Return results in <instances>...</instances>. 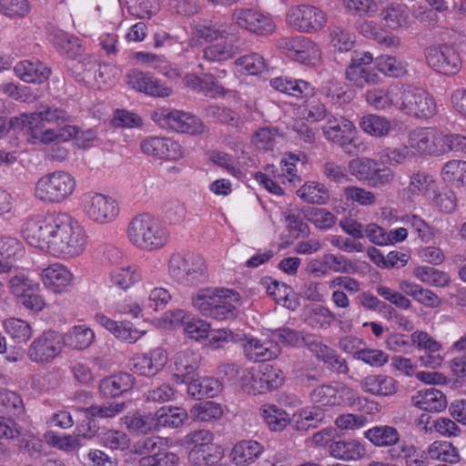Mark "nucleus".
I'll list each match as a JSON object with an SVG mask.
<instances>
[{
  "instance_id": "f257e3e1",
  "label": "nucleus",
  "mask_w": 466,
  "mask_h": 466,
  "mask_svg": "<svg viewBox=\"0 0 466 466\" xmlns=\"http://www.w3.org/2000/svg\"><path fill=\"white\" fill-rule=\"evenodd\" d=\"M233 25L197 23L192 27L193 37L208 43L202 50L201 58L208 63H221L238 54L236 43L240 39L237 26L251 33L267 35L276 25L272 19L251 8H238L231 15Z\"/></svg>"
},
{
  "instance_id": "f03ea898",
  "label": "nucleus",
  "mask_w": 466,
  "mask_h": 466,
  "mask_svg": "<svg viewBox=\"0 0 466 466\" xmlns=\"http://www.w3.org/2000/svg\"><path fill=\"white\" fill-rule=\"evenodd\" d=\"M22 234L29 245L64 258L80 256L87 244L84 228L65 212L29 218L23 226Z\"/></svg>"
},
{
  "instance_id": "7ed1b4c3",
  "label": "nucleus",
  "mask_w": 466,
  "mask_h": 466,
  "mask_svg": "<svg viewBox=\"0 0 466 466\" xmlns=\"http://www.w3.org/2000/svg\"><path fill=\"white\" fill-rule=\"evenodd\" d=\"M31 140L34 144H49L58 139H66L76 134L70 125V116L62 108L40 105L32 112Z\"/></svg>"
},
{
  "instance_id": "20e7f679",
  "label": "nucleus",
  "mask_w": 466,
  "mask_h": 466,
  "mask_svg": "<svg viewBox=\"0 0 466 466\" xmlns=\"http://www.w3.org/2000/svg\"><path fill=\"white\" fill-rule=\"evenodd\" d=\"M127 235L134 247L144 251L160 249L169 238L167 228L147 213L137 215L130 220Z\"/></svg>"
},
{
  "instance_id": "39448f33",
  "label": "nucleus",
  "mask_w": 466,
  "mask_h": 466,
  "mask_svg": "<svg viewBox=\"0 0 466 466\" xmlns=\"http://www.w3.org/2000/svg\"><path fill=\"white\" fill-rule=\"evenodd\" d=\"M170 279L183 289H197L208 281L204 258L199 255L175 253L168 261Z\"/></svg>"
},
{
  "instance_id": "423d86ee",
  "label": "nucleus",
  "mask_w": 466,
  "mask_h": 466,
  "mask_svg": "<svg viewBox=\"0 0 466 466\" xmlns=\"http://www.w3.org/2000/svg\"><path fill=\"white\" fill-rule=\"evenodd\" d=\"M76 188V180L72 174L65 170H55L37 179L34 195L44 204L56 205L67 200Z\"/></svg>"
},
{
  "instance_id": "0eeeda50",
  "label": "nucleus",
  "mask_w": 466,
  "mask_h": 466,
  "mask_svg": "<svg viewBox=\"0 0 466 466\" xmlns=\"http://www.w3.org/2000/svg\"><path fill=\"white\" fill-rule=\"evenodd\" d=\"M312 403L319 407H336L347 404L353 409L369 411L365 409L367 399L361 397L356 390L341 383H323L317 386L309 393Z\"/></svg>"
},
{
  "instance_id": "6e6552de",
  "label": "nucleus",
  "mask_w": 466,
  "mask_h": 466,
  "mask_svg": "<svg viewBox=\"0 0 466 466\" xmlns=\"http://www.w3.org/2000/svg\"><path fill=\"white\" fill-rule=\"evenodd\" d=\"M79 206L83 214L97 225L112 223L119 214V205L116 198L96 191L83 193Z\"/></svg>"
},
{
  "instance_id": "1a4fd4ad",
  "label": "nucleus",
  "mask_w": 466,
  "mask_h": 466,
  "mask_svg": "<svg viewBox=\"0 0 466 466\" xmlns=\"http://www.w3.org/2000/svg\"><path fill=\"white\" fill-rule=\"evenodd\" d=\"M399 110L404 114L418 117L429 118L437 112L433 96L426 90L401 84Z\"/></svg>"
},
{
  "instance_id": "9d476101",
  "label": "nucleus",
  "mask_w": 466,
  "mask_h": 466,
  "mask_svg": "<svg viewBox=\"0 0 466 466\" xmlns=\"http://www.w3.org/2000/svg\"><path fill=\"white\" fill-rule=\"evenodd\" d=\"M154 119L163 128L193 136L202 134L205 130V126L198 117L185 111L161 108L155 113Z\"/></svg>"
},
{
  "instance_id": "9b49d317",
  "label": "nucleus",
  "mask_w": 466,
  "mask_h": 466,
  "mask_svg": "<svg viewBox=\"0 0 466 466\" xmlns=\"http://www.w3.org/2000/svg\"><path fill=\"white\" fill-rule=\"evenodd\" d=\"M286 19L295 30L308 34L321 30L328 22L326 13L310 5L291 7L287 13Z\"/></svg>"
},
{
  "instance_id": "f8f14e48",
  "label": "nucleus",
  "mask_w": 466,
  "mask_h": 466,
  "mask_svg": "<svg viewBox=\"0 0 466 466\" xmlns=\"http://www.w3.org/2000/svg\"><path fill=\"white\" fill-rule=\"evenodd\" d=\"M62 349L60 335L54 330H47L32 341L27 350V356L35 363H47L57 357Z\"/></svg>"
},
{
  "instance_id": "ddd939ff",
  "label": "nucleus",
  "mask_w": 466,
  "mask_h": 466,
  "mask_svg": "<svg viewBox=\"0 0 466 466\" xmlns=\"http://www.w3.org/2000/svg\"><path fill=\"white\" fill-rule=\"evenodd\" d=\"M192 303L203 315L214 319H224L234 315L231 296L199 293L192 299Z\"/></svg>"
},
{
  "instance_id": "4468645a",
  "label": "nucleus",
  "mask_w": 466,
  "mask_h": 466,
  "mask_svg": "<svg viewBox=\"0 0 466 466\" xmlns=\"http://www.w3.org/2000/svg\"><path fill=\"white\" fill-rule=\"evenodd\" d=\"M426 60L431 68L443 75H455L461 69V59L454 48L443 45L426 49Z\"/></svg>"
},
{
  "instance_id": "2eb2a0df",
  "label": "nucleus",
  "mask_w": 466,
  "mask_h": 466,
  "mask_svg": "<svg viewBox=\"0 0 466 466\" xmlns=\"http://www.w3.org/2000/svg\"><path fill=\"white\" fill-rule=\"evenodd\" d=\"M442 139V132L432 127H416L408 135L410 147L425 155H441Z\"/></svg>"
},
{
  "instance_id": "dca6fc26",
  "label": "nucleus",
  "mask_w": 466,
  "mask_h": 466,
  "mask_svg": "<svg viewBox=\"0 0 466 466\" xmlns=\"http://www.w3.org/2000/svg\"><path fill=\"white\" fill-rule=\"evenodd\" d=\"M142 152L157 159L177 160L183 156L181 146L170 138L150 137L142 140Z\"/></svg>"
},
{
  "instance_id": "f3484780",
  "label": "nucleus",
  "mask_w": 466,
  "mask_h": 466,
  "mask_svg": "<svg viewBox=\"0 0 466 466\" xmlns=\"http://www.w3.org/2000/svg\"><path fill=\"white\" fill-rule=\"evenodd\" d=\"M127 83L133 89L157 97H167L172 90L148 73L134 69L127 74Z\"/></svg>"
},
{
  "instance_id": "a211bd4d",
  "label": "nucleus",
  "mask_w": 466,
  "mask_h": 466,
  "mask_svg": "<svg viewBox=\"0 0 466 466\" xmlns=\"http://www.w3.org/2000/svg\"><path fill=\"white\" fill-rule=\"evenodd\" d=\"M322 130L326 139L341 147L350 145L356 134L353 123L343 116H329Z\"/></svg>"
},
{
  "instance_id": "6ab92c4d",
  "label": "nucleus",
  "mask_w": 466,
  "mask_h": 466,
  "mask_svg": "<svg viewBox=\"0 0 466 466\" xmlns=\"http://www.w3.org/2000/svg\"><path fill=\"white\" fill-rule=\"evenodd\" d=\"M167 354L164 349L157 348L147 354L136 355L130 361L133 372L151 377L163 370L167 362Z\"/></svg>"
},
{
  "instance_id": "aec40b11",
  "label": "nucleus",
  "mask_w": 466,
  "mask_h": 466,
  "mask_svg": "<svg viewBox=\"0 0 466 466\" xmlns=\"http://www.w3.org/2000/svg\"><path fill=\"white\" fill-rule=\"evenodd\" d=\"M400 89V83L369 89L365 95L366 102L376 110L387 111L393 106L399 109Z\"/></svg>"
},
{
  "instance_id": "412c9836",
  "label": "nucleus",
  "mask_w": 466,
  "mask_h": 466,
  "mask_svg": "<svg viewBox=\"0 0 466 466\" xmlns=\"http://www.w3.org/2000/svg\"><path fill=\"white\" fill-rule=\"evenodd\" d=\"M201 360L198 352L185 350L174 357L175 373L173 379L177 384L187 383L196 374Z\"/></svg>"
},
{
  "instance_id": "4be33fe9",
  "label": "nucleus",
  "mask_w": 466,
  "mask_h": 466,
  "mask_svg": "<svg viewBox=\"0 0 466 466\" xmlns=\"http://www.w3.org/2000/svg\"><path fill=\"white\" fill-rule=\"evenodd\" d=\"M306 346L320 360H322L329 369L334 370L337 374H347L350 370L345 359L340 358L335 350L321 343L311 336L306 340Z\"/></svg>"
},
{
  "instance_id": "5701e85b",
  "label": "nucleus",
  "mask_w": 466,
  "mask_h": 466,
  "mask_svg": "<svg viewBox=\"0 0 466 466\" xmlns=\"http://www.w3.org/2000/svg\"><path fill=\"white\" fill-rule=\"evenodd\" d=\"M142 279L139 268L135 264H127L113 268L109 274L108 289L127 290L135 289Z\"/></svg>"
},
{
  "instance_id": "b1692460",
  "label": "nucleus",
  "mask_w": 466,
  "mask_h": 466,
  "mask_svg": "<svg viewBox=\"0 0 466 466\" xmlns=\"http://www.w3.org/2000/svg\"><path fill=\"white\" fill-rule=\"evenodd\" d=\"M226 75V70L219 71L217 76L212 74H206L203 77H200L195 74H187L184 77V83L187 87L198 93L215 96L217 94L223 92L224 87L220 80Z\"/></svg>"
},
{
  "instance_id": "393cba45",
  "label": "nucleus",
  "mask_w": 466,
  "mask_h": 466,
  "mask_svg": "<svg viewBox=\"0 0 466 466\" xmlns=\"http://www.w3.org/2000/svg\"><path fill=\"white\" fill-rule=\"evenodd\" d=\"M360 388L373 396L389 397L397 392L398 383L395 379L384 374H370L360 380Z\"/></svg>"
},
{
  "instance_id": "a878e982",
  "label": "nucleus",
  "mask_w": 466,
  "mask_h": 466,
  "mask_svg": "<svg viewBox=\"0 0 466 466\" xmlns=\"http://www.w3.org/2000/svg\"><path fill=\"white\" fill-rule=\"evenodd\" d=\"M447 403L443 392L433 387L419 390L411 397V404L414 407L430 412L442 411Z\"/></svg>"
},
{
  "instance_id": "bb28decb",
  "label": "nucleus",
  "mask_w": 466,
  "mask_h": 466,
  "mask_svg": "<svg viewBox=\"0 0 466 466\" xmlns=\"http://www.w3.org/2000/svg\"><path fill=\"white\" fill-rule=\"evenodd\" d=\"M329 453L337 460L357 461L364 457L366 449L358 440L344 439L332 441L329 446Z\"/></svg>"
},
{
  "instance_id": "cd10ccee",
  "label": "nucleus",
  "mask_w": 466,
  "mask_h": 466,
  "mask_svg": "<svg viewBox=\"0 0 466 466\" xmlns=\"http://www.w3.org/2000/svg\"><path fill=\"white\" fill-rule=\"evenodd\" d=\"M435 180L431 175L425 171H418L410 177L409 184L403 188V195L410 201L426 197L434 190Z\"/></svg>"
},
{
  "instance_id": "c85d7f7f",
  "label": "nucleus",
  "mask_w": 466,
  "mask_h": 466,
  "mask_svg": "<svg viewBox=\"0 0 466 466\" xmlns=\"http://www.w3.org/2000/svg\"><path fill=\"white\" fill-rule=\"evenodd\" d=\"M243 350L247 359L251 361H268L279 356L280 350L271 342H261L255 338L246 339Z\"/></svg>"
},
{
  "instance_id": "c756f323",
  "label": "nucleus",
  "mask_w": 466,
  "mask_h": 466,
  "mask_svg": "<svg viewBox=\"0 0 466 466\" xmlns=\"http://www.w3.org/2000/svg\"><path fill=\"white\" fill-rule=\"evenodd\" d=\"M96 322L111 332L116 338L134 343L140 339L145 332L133 329L128 323L116 322L103 314H96L95 317Z\"/></svg>"
},
{
  "instance_id": "7c9ffc66",
  "label": "nucleus",
  "mask_w": 466,
  "mask_h": 466,
  "mask_svg": "<svg viewBox=\"0 0 466 466\" xmlns=\"http://www.w3.org/2000/svg\"><path fill=\"white\" fill-rule=\"evenodd\" d=\"M134 385L133 377L120 372L103 379L99 383V391L105 398H116L129 390Z\"/></svg>"
},
{
  "instance_id": "2f4dec72",
  "label": "nucleus",
  "mask_w": 466,
  "mask_h": 466,
  "mask_svg": "<svg viewBox=\"0 0 466 466\" xmlns=\"http://www.w3.org/2000/svg\"><path fill=\"white\" fill-rule=\"evenodd\" d=\"M14 70L15 75L26 83H43L50 75V69L38 60L21 61Z\"/></svg>"
},
{
  "instance_id": "473e14b6",
  "label": "nucleus",
  "mask_w": 466,
  "mask_h": 466,
  "mask_svg": "<svg viewBox=\"0 0 466 466\" xmlns=\"http://www.w3.org/2000/svg\"><path fill=\"white\" fill-rule=\"evenodd\" d=\"M270 86L281 93L295 97H309L314 95L313 86L304 80L279 76L271 79Z\"/></svg>"
},
{
  "instance_id": "72a5a7b5",
  "label": "nucleus",
  "mask_w": 466,
  "mask_h": 466,
  "mask_svg": "<svg viewBox=\"0 0 466 466\" xmlns=\"http://www.w3.org/2000/svg\"><path fill=\"white\" fill-rule=\"evenodd\" d=\"M270 86L281 93L295 97H309L314 95L313 86L304 80L279 76L271 79Z\"/></svg>"
},
{
  "instance_id": "f704fd0d",
  "label": "nucleus",
  "mask_w": 466,
  "mask_h": 466,
  "mask_svg": "<svg viewBox=\"0 0 466 466\" xmlns=\"http://www.w3.org/2000/svg\"><path fill=\"white\" fill-rule=\"evenodd\" d=\"M41 277L44 286L52 291H60L72 281V274L58 263L45 268Z\"/></svg>"
},
{
  "instance_id": "c9c22d12",
  "label": "nucleus",
  "mask_w": 466,
  "mask_h": 466,
  "mask_svg": "<svg viewBox=\"0 0 466 466\" xmlns=\"http://www.w3.org/2000/svg\"><path fill=\"white\" fill-rule=\"evenodd\" d=\"M360 127L364 133L374 137H388L393 129L388 117L376 114L363 116L360 120Z\"/></svg>"
},
{
  "instance_id": "e433bc0d",
  "label": "nucleus",
  "mask_w": 466,
  "mask_h": 466,
  "mask_svg": "<svg viewBox=\"0 0 466 466\" xmlns=\"http://www.w3.org/2000/svg\"><path fill=\"white\" fill-rule=\"evenodd\" d=\"M263 451V446L256 441H242L234 446L232 459L239 466L250 464L258 458Z\"/></svg>"
},
{
  "instance_id": "4c0bfd02",
  "label": "nucleus",
  "mask_w": 466,
  "mask_h": 466,
  "mask_svg": "<svg viewBox=\"0 0 466 466\" xmlns=\"http://www.w3.org/2000/svg\"><path fill=\"white\" fill-rule=\"evenodd\" d=\"M187 383V393L197 399L213 398L221 390L220 382L212 377L192 378Z\"/></svg>"
},
{
  "instance_id": "58836bf2",
  "label": "nucleus",
  "mask_w": 466,
  "mask_h": 466,
  "mask_svg": "<svg viewBox=\"0 0 466 466\" xmlns=\"http://www.w3.org/2000/svg\"><path fill=\"white\" fill-rule=\"evenodd\" d=\"M374 446L389 447L398 444L400 433L396 428L388 425L375 426L364 433Z\"/></svg>"
},
{
  "instance_id": "ea45409f",
  "label": "nucleus",
  "mask_w": 466,
  "mask_h": 466,
  "mask_svg": "<svg viewBox=\"0 0 466 466\" xmlns=\"http://www.w3.org/2000/svg\"><path fill=\"white\" fill-rule=\"evenodd\" d=\"M429 459L447 463H457L461 460L459 450L446 441H436L427 448Z\"/></svg>"
},
{
  "instance_id": "a19ab883",
  "label": "nucleus",
  "mask_w": 466,
  "mask_h": 466,
  "mask_svg": "<svg viewBox=\"0 0 466 466\" xmlns=\"http://www.w3.org/2000/svg\"><path fill=\"white\" fill-rule=\"evenodd\" d=\"M380 16L383 25L390 30H397L408 25L406 6L400 4H391L382 9Z\"/></svg>"
},
{
  "instance_id": "79ce46f5",
  "label": "nucleus",
  "mask_w": 466,
  "mask_h": 466,
  "mask_svg": "<svg viewBox=\"0 0 466 466\" xmlns=\"http://www.w3.org/2000/svg\"><path fill=\"white\" fill-rule=\"evenodd\" d=\"M189 415L194 421L212 422L221 419L223 409L215 401H204L195 404L190 409Z\"/></svg>"
},
{
  "instance_id": "37998d69",
  "label": "nucleus",
  "mask_w": 466,
  "mask_h": 466,
  "mask_svg": "<svg viewBox=\"0 0 466 466\" xmlns=\"http://www.w3.org/2000/svg\"><path fill=\"white\" fill-rule=\"evenodd\" d=\"M128 431L134 434H147L157 427V417L136 412L122 419Z\"/></svg>"
},
{
  "instance_id": "c03bdc74",
  "label": "nucleus",
  "mask_w": 466,
  "mask_h": 466,
  "mask_svg": "<svg viewBox=\"0 0 466 466\" xmlns=\"http://www.w3.org/2000/svg\"><path fill=\"white\" fill-rule=\"evenodd\" d=\"M298 196L305 202L316 205H324L329 199V194L326 187L319 182H306L297 191Z\"/></svg>"
},
{
  "instance_id": "a18cd8bd",
  "label": "nucleus",
  "mask_w": 466,
  "mask_h": 466,
  "mask_svg": "<svg viewBox=\"0 0 466 466\" xmlns=\"http://www.w3.org/2000/svg\"><path fill=\"white\" fill-rule=\"evenodd\" d=\"M157 427L178 428L190 418L189 412L185 409L174 407L169 409L162 408L156 412Z\"/></svg>"
},
{
  "instance_id": "49530a36",
  "label": "nucleus",
  "mask_w": 466,
  "mask_h": 466,
  "mask_svg": "<svg viewBox=\"0 0 466 466\" xmlns=\"http://www.w3.org/2000/svg\"><path fill=\"white\" fill-rule=\"evenodd\" d=\"M3 327L6 334L15 343H25L32 337L30 324L21 319L9 318L3 321Z\"/></svg>"
},
{
  "instance_id": "de8ad7c7",
  "label": "nucleus",
  "mask_w": 466,
  "mask_h": 466,
  "mask_svg": "<svg viewBox=\"0 0 466 466\" xmlns=\"http://www.w3.org/2000/svg\"><path fill=\"white\" fill-rule=\"evenodd\" d=\"M331 46L339 52L350 51L355 44V35L340 25H332L329 27Z\"/></svg>"
},
{
  "instance_id": "09e8293b",
  "label": "nucleus",
  "mask_w": 466,
  "mask_h": 466,
  "mask_svg": "<svg viewBox=\"0 0 466 466\" xmlns=\"http://www.w3.org/2000/svg\"><path fill=\"white\" fill-rule=\"evenodd\" d=\"M298 161H299V157L294 154H289L281 160V167L277 170L276 178L281 179L282 185L293 188L300 182L296 167Z\"/></svg>"
},
{
  "instance_id": "8fccbe9b",
  "label": "nucleus",
  "mask_w": 466,
  "mask_h": 466,
  "mask_svg": "<svg viewBox=\"0 0 466 466\" xmlns=\"http://www.w3.org/2000/svg\"><path fill=\"white\" fill-rule=\"evenodd\" d=\"M127 403L125 401H111L84 409L86 418L112 419L125 411Z\"/></svg>"
},
{
  "instance_id": "3c124183",
  "label": "nucleus",
  "mask_w": 466,
  "mask_h": 466,
  "mask_svg": "<svg viewBox=\"0 0 466 466\" xmlns=\"http://www.w3.org/2000/svg\"><path fill=\"white\" fill-rule=\"evenodd\" d=\"M95 338L94 331L84 325L73 327L66 335V342L75 350L88 348Z\"/></svg>"
},
{
  "instance_id": "603ef678",
  "label": "nucleus",
  "mask_w": 466,
  "mask_h": 466,
  "mask_svg": "<svg viewBox=\"0 0 466 466\" xmlns=\"http://www.w3.org/2000/svg\"><path fill=\"white\" fill-rule=\"evenodd\" d=\"M264 420L271 431H282L290 420L288 413L272 404H264L260 408Z\"/></svg>"
},
{
  "instance_id": "864d4df0",
  "label": "nucleus",
  "mask_w": 466,
  "mask_h": 466,
  "mask_svg": "<svg viewBox=\"0 0 466 466\" xmlns=\"http://www.w3.org/2000/svg\"><path fill=\"white\" fill-rule=\"evenodd\" d=\"M376 66L378 70L390 77H400L407 73V65L402 60L383 55L376 59Z\"/></svg>"
},
{
  "instance_id": "5fc2aeb1",
  "label": "nucleus",
  "mask_w": 466,
  "mask_h": 466,
  "mask_svg": "<svg viewBox=\"0 0 466 466\" xmlns=\"http://www.w3.org/2000/svg\"><path fill=\"white\" fill-rule=\"evenodd\" d=\"M54 44L60 53L66 54L72 59H76L77 55L82 51L79 38L65 32L55 35Z\"/></svg>"
},
{
  "instance_id": "6e6d98bb",
  "label": "nucleus",
  "mask_w": 466,
  "mask_h": 466,
  "mask_svg": "<svg viewBox=\"0 0 466 466\" xmlns=\"http://www.w3.org/2000/svg\"><path fill=\"white\" fill-rule=\"evenodd\" d=\"M414 275L422 282L436 288L447 287L451 280L445 272L428 266L416 268Z\"/></svg>"
},
{
  "instance_id": "4d7b16f0",
  "label": "nucleus",
  "mask_w": 466,
  "mask_h": 466,
  "mask_svg": "<svg viewBox=\"0 0 466 466\" xmlns=\"http://www.w3.org/2000/svg\"><path fill=\"white\" fill-rule=\"evenodd\" d=\"M346 77L356 86L374 84L378 80V75L371 66H349L346 69Z\"/></svg>"
},
{
  "instance_id": "13d9d810",
  "label": "nucleus",
  "mask_w": 466,
  "mask_h": 466,
  "mask_svg": "<svg viewBox=\"0 0 466 466\" xmlns=\"http://www.w3.org/2000/svg\"><path fill=\"white\" fill-rule=\"evenodd\" d=\"M441 175L445 181L458 187L466 185V161L453 159L447 162L441 169Z\"/></svg>"
},
{
  "instance_id": "bf43d9fd",
  "label": "nucleus",
  "mask_w": 466,
  "mask_h": 466,
  "mask_svg": "<svg viewBox=\"0 0 466 466\" xmlns=\"http://www.w3.org/2000/svg\"><path fill=\"white\" fill-rule=\"evenodd\" d=\"M320 93L331 102L339 105L347 104L351 99V94L344 89L343 84L333 79L322 84Z\"/></svg>"
},
{
  "instance_id": "052dcab7",
  "label": "nucleus",
  "mask_w": 466,
  "mask_h": 466,
  "mask_svg": "<svg viewBox=\"0 0 466 466\" xmlns=\"http://www.w3.org/2000/svg\"><path fill=\"white\" fill-rule=\"evenodd\" d=\"M128 13L140 19H149L158 11L157 0H126Z\"/></svg>"
},
{
  "instance_id": "680f3d73",
  "label": "nucleus",
  "mask_w": 466,
  "mask_h": 466,
  "mask_svg": "<svg viewBox=\"0 0 466 466\" xmlns=\"http://www.w3.org/2000/svg\"><path fill=\"white\" fill-rule=\"evenodd\" d=\"M344 10L354 16H373L378 11V5L374 0H342Z\"/></svg>"
},
{
  "instance_id": "e2e57ef3",
  "label": "nucleus",
  "mask_w": 466,
  "mask_h": 466,
  "mask_svg": "<svg viewBox=\"0 0 466 466\" xmlns=\"http://www.w3.org/2000/svg\"><path fill=\"white\" fill-rule=\"evenodd\" d=\"M303 35H289L277 39L276 46L281 53L292 60H295L303 45L308 41Z\"/></svg>"
},
{
  "instance_id": "0e129e2a",
  "label": "nucleus",
  "mask_w": 466,
  "mask_h": 466,
  "mask_svg": "<svg viewBox=\"0 0 466 466\" xmlns=\"http://www.w3.org/2000/svg\"><path fill=\"white\" fill-rule=\"evenodd\" d=\"M24 410L21 397L14 391L0 389V411L3 413L19 415Z\"/></svg>"
},
{
  "instance_id": "69168bd1",
  "label": "nucleus",
  "mask_w": 466,
  "mask_h": 466,
  "mask_svg": "<svg viewBox=\"0 0 466 466\" xmlns=\"http://www.w3.org/2000/svg\"><path fill=\"white\" fill-rule=\"evenodd\" d=\"M213 434L208 430H198L187 434L184 445L188 450H211Z\"/></svg>"
},
{
  "instance_id": "338daca9",
  "label": "nucleus",
  "mask_w": 466,
  "mask_h": 466,
  "mask_svg": "<svg viewBox=\"0 0 466 466\" xmlns=\"http://www.w3.org/2000/svg\"><path fill=\"white\" fill-rule=\"evenodd\" d=\"M376 159L370 157H358L349 162V170L351 176L358 180L368 182L373 167L376 165Z\"/></svg>"
},
{
  "instance_id": "774afa93",
  "label": "nucleus",
  "mask_w": 466,
  "mask_h": 466,
  "mask_svg": "<svg viewBox=\"0 0 466 466\" xmlns=\"http://www.w3.org/2000/svg\"><path fill=\"white\" fill-rule=\"evenodd\" d=\"M395 179V172L388 166L376 161L367 184L371 187H382L390 185Z\"/></svg>"
}]
</instances>
